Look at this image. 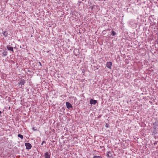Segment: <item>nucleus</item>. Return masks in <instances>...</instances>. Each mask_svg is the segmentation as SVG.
<instances>
[{
    "label": "nucleus",
    "mask_w": 158,
    "mask_h": 158,
    "mask_svg": "<svg viewBox=\"0 0 158 158\" xmlns=\"http://www.w3.org/2000/svg\"><path fill=\"white\" fill-rule=\"evenodd\" d=\"M25 82L24 80L21 79V80L18 83V84L19 85H21V87H23L24 86V84Z\"/></svg>",
    "instance_id": "obj_1"
},
{
    "label": "nucleus",
    "mask_w": 158,
    "mask_h": 158,
    "mask_svg": "<svg viewBox=\"0 0 158 158\" xmlns=\"http://www.w3.org/2000/svg\"><path fill=\"white\" fill-rule=\"evenodd\" d=\"M25 145L26 146L27 149L28 150L31 149L32 147L31 145L28 143H25Z\"/></svg>",
    "instance_id": "obj_2"
},
{
    "label": "nucleus",
    "mask_w": 158,
    "mask_h": 158,
    "mask_svg": "<svg viewBox=\"0 0 158 158\" xmlns=\"http://www.w3.org/2000/svg\"><path fill=\"white\" fill-rule=\"evenodd\" d=\"M90 103L91 105H95L97 103V100L91 99L90 101Z\"/></svg>",
    "instance_id": "obj_3"
},
{
    "label": "nucleus",
    "mask_w": 158,
    "mask_h": 158,
    "mask_svg": "<svg viewBox=\"0 0 158 158\" xmlns=\"http://www.w3.org/2000/svg\"><path fill=\"white\" fill-rule=\"evenodd\" d=\"M51 153L50 152H46L44 153V156L45 158H50Z\"/></svg>",
    "instance_id": "obj_4"
},
{
    "label": "nucleus",
    "mask_w": 158,
    "mask_h": 158,
    "mask_svg": "<svg viewBox=\"0 0 158 158\" xmlns=\"http://www.w3.org/2000/svg\"><path fill=\"white\" fill-rule=\"evenodd\" d=\"M112 65V63L111 62H108L106 63V67L110 69L111 68Z\"/></svg>",
    "instance_id": "obj_5"
},
{
    "label": "nucleus",
    "mask_w": 158,
    "mask_h": 158,
    "mask_svg": "<svg viewBox=\"0 0 158 158\" xmlns=\"http://www.w3.org/2000/svg\"><path fill=\"white\" fill-rule=\"evenodd\" d=\"M66 105L67 107L69 109H70V108H72L73 107V106L69 102H66Z\"/></svg>",
    "instance_id": "obj_6"
},
{
    "label": "nucleus",
    "mask_w": 158,
    "mask_h": 158,
    "mask_svg": "<svg viewBox=\"0 0 158 158\" xmlns=\"http://www.w3.org/2000/svg\"><path fill=\"white\" fill-rule=\"evenodd\" d=\"M142 51L143 52L142 53V56H144L146 54L145 50H144L143 49H139V53H141V52H142Z\"/></svg>",
    "instance_id": "obj_7"
},
{
    "label": "nucleus",
    "mask_w": 158,
    "mask_h": 158,
    "mask_svg": "<svg viewBox=\"0 0 158 158\" xmlns=\"http://www.w3.org/2000/svg\"><path fill=\"white\" fill-rule=\"evenodd\" d=\"M7 48L8 50L11 51L12 52L14 51L13 48L10 47V45H7Z\"/></svg>",
    "instance_id": "obj_8"
},
{
    "label": "nucleus",
    "mask_w": 158,
    "mask_h": 158,
    "mask_svg": "<svg viewBox=\"0 0 158 158\" xmlns=\"http://www.w3.org/2000/svg\"><path fill=\"white\" fill-rule=\"evenodd\" d=\"M107 156L109 158L111 157L112 156V152L110 151L108 152L107 154Z\"/></svg>",
    "instance_id": "obj_9"
},
{
    "label": "nucleus",
    "mask_w": 158,
    "mask_h": 158,
    "mask_svg": "<svg viewBox=\"0 0 158 158\" xmlns=\"http://www.w3.org/2000/svg\"><path fill=\"white\" fill-rule=\"evenodd\" d=\"M2 34H3L5 37H6L8 35V33L6 31H4L2 32Z\"/></svg>",
    "instance_id": "obj_10"
},
{
    "label": "nucleus",
    "mask_w": 158,
    "mask_h": 158,
    "mask_svg": "<svg viewBox=\"0 0 158 158\" xmlns=\"http://www.w3.org/2000/svg\"><path fill=\"white\" fill-rule=\"evenodd\" d=\"M7 51H4L2 54V56H6L7 54Z\"/></svg>",
    "instance_id": "obj_11"
},
{
    "label": "nucleus",
    "mask_w": 158,
    "mask_h": 158,
    "mask_svg": "<svg viewBox=\"0 0 158 158\" xmlns=\"http://www.w3.org/2000/svg\"><path fill=\"white\" fill-rule=\"evenodd\" d=\"M18 136L21 139H23V136L21 134H19L18 135Z\"/></svg>",
    "instance_id": "obj_12"
},
{
    "label": "nucleus",
    "mask_w": 158,
    "mask_h": 158,
    "mask_svg": "<svg viewBox=\"0 0 158 158\" xmlns=\"http://www.w3.org/2000/svg\"><path fill=\"white\" fill-rule=\"evenodd\" d=\"M116 34V32H114L113 31H112L111 35H112L114 36V35H115Z\"/></svg>",
    "instance_id": "obj_13"
},
{
    "label": "nucleus",
    "mask_w": 158,
    "mask_h": 158,
    "mask_svg": "<svg viewBox=\"0 0 158 158\" xmlns=\"http://www.w3.org/2000/svg\"><path fill=\"white\" fill-rule=\"evenodd\" d=\"M93 158H102V157L99 156H94Z\"/></svg>",
    "instance_id": "obj_14"
},
{
    "label": "nucleus",
    "mask_w": 158,
    "mask_h": 158,
    "mask_svg": "<svg viewBox=\"0 0 158 158\" xmlns=\"http://www.w3.org/2000/svg\"><path fill=\"white\" fill-rule=\"evenodd\" d=\"M38 64H39L41 66H42L40 62H39Z\"/></svg>",
    "instance_id": "obj_15"
},
{
    "label": "nucleus",
    "mask_w": 158,
    "mask_h": 158,
    "mask_svg": "<svg viewBox=\"0 0 158 158\" xmlns=\"http://www.w3.org/2000/svg\"><path fill=\"white\" fill-rule=\"evenodd\" d=\"M46 143V142L45 141H43V142H42V143Z\"/></svg>",
    "instance_id": "obj_16"
},
{
    "label": "nucleus",
    "mask_w": 158,
    "mask_h": 158,
    "mask_svg": "<svg viewBox=\"0 0 158 158\" xmlns=\"http://www.w3.org/2000/svg\"><path fill=\"white\" fill-rule=\"evenodd\" d=\"M106 127H108V125L107 124H106Z\"/></svg>",
    "instance_id": "obj_17"
},
{
    "label": "nucleus",
    "mask_w": 158,
    "mask_h": 158,
    "mask_svg": "<svg viewBox=\"0 0 158 158\" xmlns=\"http://www.w3.org/2000/svg\"><path fill=\"white\" fill-rule=\"evenodd\" d=\"M1 113H2L1 111H0V114H1Z\"/></svg>",
    "instance_id": "obj_18"
},
{
    "label": "nucleus",
    "mask_w": 158,
    "mask_h": 158,
    "mask_svg": "<svg viewBox=\"0 0 158 158\" xmlns=\"http://www.w3.org/2000/svg\"><path fill=\"white\" fill-rule=\"evenodd\" d=\"M43 143H41V145H43Z\"/></svg>",
    "instance_id": "obj_19"
},
{
    "label": "nucleus",
    "mask_w": 158,
    "mask_h": 158,
    "mask_svg": "<svg viewBox=\"0 0 158 158\" xmlns=\"http://www.w3.org/2000/svg\"><path fill=\"white\" fill-rule=\"evenodd\" d=\"M1 116V114H0V116Z\"/></svg>",
    "instance_id": "obj_20"
}]
</instances>
